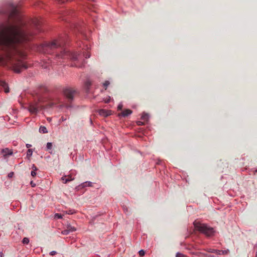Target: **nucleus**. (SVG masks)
<instances>
[{
    "instance_id": "nucleus-29",
    "label": "nucleus",
    "mask_w": 257,
    "mask_h": 257,
    "mask_svg": "<svg viewBox=\"0 0 257 257\" xmlns=\"http://www.w3.org/2000/svg\"><path fill=\"white\" fill-rule=\"evenodd\" d=\"M70 231H74L76 230V228L74 227H71L69 229Z\"/></svg>"
},
{
    "instance_id": "nucleus-35",
    "label": "nucleus",
    "mask_w": 257,
    "mask_h": 257,
    "mask_svg": "<svg viewBox=\"0 0 257 257\" xmlns=\"http://www.w3.org/2000/svg\"><path fill=\"white\" fill-rule=\"evenodd\" d=\"M74 212L72 210H69L68 212H67V213L69 214H73Z\"/></svg>"
},
{
    "instance_id": "nucleus-8",
    "label": "nucleus",
    "mask_w": 257,
    "mask_h": 257,
    "mask_svg": "<svg viewBox=\"0 0 257 257\" xmlns=\"http://www.w3.org/2000/svg\"><path fill=\"white\" fill-rule=\"evenodd\" d=\"M132 113V111L130 109H125L121 112V115L124 116H127L128 115L131 114Z\"/></svg>"
},
{
    "instance_id": "nucleus-4",
    "label": "nucleus",
    "mask_w": 257,
    "mask_h": 257,
    "mask_svg": "<svg viewBox=\"0 0 257 257\" xmlns=\"http://www.w3.org/2000/svg\"><path fill=\"white\" fill-rule=\"evenodd\" d=\"M63 92L65 96L69 101L73 99L75 91L71 88H66L64 89Z\"/></svg>"
},
{
    "instance_id": "nucleus-27",
    "label": "nucleus",
    "mask_w": 257,
    "mask_h": 257,
    "mask_svg": "<svg viewBox=\"0 0 257 257\" xmlns=\"http://www.w3.org/2000/svg\"><path fill=\"white\" fill-rule=\"evenodd\" d=\"M137 124L139 125H142L144 124V122H142L141 121H139L137 122Z\"/></svg>"
},
{
    "instance_id": "nucleus-25",
    "label": "nucleus",
    "mask_w": 257,
    "mask_h": 257,
    "mask_svg": "<svg viewBox=\"0 0 257 257\" xmlns=\"http://www.w3.org/2000/svg\"><path fill=\"white\" fill-rule=\"evenodd\" d=\"M139 255L140 256H144L145 255V251L144 250L142 249V250L139 251Z\"/></svg>"
},
{
    "instance_id": "nucleus-13",
    "label": "nucleus",
    "mask_w": 257,
    "mask_h": 257,
    "mask_svg": "<svg viewBox=\"0 0 257 257\" xmlns=\"http://www.w3.org/2000/svg\"><path fill=\"white\" fill-rule=\"evenodd\" d=\"M99 114L104 116H107L109 114L104 109L100 110Z\"/></svg>"
},
{
    "instance_id": "nucleus-21",
    "label": "nucleus",
    "mask_w": 257,
    "mask_h": 257,
    "mask_svg": "<svg viewBox=\"0 0 257 257\" xmlns=\"http://www.w3.org/2000/svg\"><path fill=\"white\" fill-rule=\"evenodd\" d=\"M70 232V230L69 229H65V230H63L61 233L62 234H64V235H67Z\"/></svg>"
},
{
    "instance_id": "nucleus-15",
    "label": "nucleus",
    "mask_w": 257,
    "mask_h": 257,
    "mask_svg": "<svg viewBox=\"0 0 257 257\" xmlns=\"http://www.w3.org/2000/svg\"><path fill=\"white\" fill-rule=\"evenodd\" d=\"M3 152L4 153L5 155H11L12 154V152L8 148L3 149Z\"/></svg>"
},
{
    "instance_id": "nucleus-7",
    "label": "nucleus",
    "mask_w": 257,
    "mask_h": 257,
    "mask_svg": "<svg viewBox=\"0 0 257 257\" xmlns=\"http://www.w3.org/2000/svg\"><path fill=\"white\" fill-rule=\"evenodd\" d=\"M74 179V178H72V176L68 175L65 176L61 178V180L63 181L64 183H67V182L73 180Z\"/></svg>"
},
{
    "instance_id": "nucleus-3",
    "label": "nucleus",
    "mask_w": 257,
    "mask_h": 257,
    "mask_svg": "<svg viewBox=\"0 0 257 257\" xmlns=\"http://www.w3.org/2000/svg\"><path fill=\"white\" fill-rule=\"evenodd\" d=\"M194 225L195 229L204 233L207 236L213 235L214 230L212 227H209L205 224H202L198 222H194Z\"/></svg>"
},
{
    "instance_id": "nucleus-2",
    "label": "nucleus",
    "mask_w": 257,
    "mask_h": 257,
    "mask_svg": "<svg viewBox=\"0 0 257 257\" xmlns=\"http://www.w3.org/2000/svg\"><path fill=\"white\" fill-rule=\"evenodd\" d=\"M62 43L59 40H54L51 42L42 44L39 47L38 50L46 54L56 53L57 58L70 59L72 61L71 66L78 67L77 55L75 53L66 50L62 47Z\"/></svg>"
},
{
    "instance_id": "nucleus-17",
    "label": "nucleus",
    "mask_w": 257,
    "mask_h": 257,
    "mask_svg": "<svg viewBox=\"0 0 257 257\" xmlns=\"http://www.w3.org/2000/svg\"><path fill=\"white\" fill-rule=\"evenodd\" d=\"M63 215L59 213H56L54 215V218L55 219H61L62 218Z\"/></svg>"
},
{
    "instance_id": "nucleus-10",
    "label": "nucleus",
    "mask_w": 257,
    "mask_h": 257,
    "mask_svg": "<svg viewBox=\"0 0 257 257\" xmlns=\"http://www.w3.org/2000/svg\"><path fill=\"white\" fill-rule=\"evenodd\" d=\"M39 132L43 134H46L48 133L47 128L44 126H41L40 127Z\"/></svg>"
},
{
    "instance_id": "nucleus-39",
    "label": "nucleus",
    "mask_w": 257,
    "mask_h": 257,
    "mask_svg": "<svg viewBox=\"0 0 257 257\" xmlns=\"http://www.w3.org/2000/svg\"><path fill=\"white\" fill-rule=\"evenodd\" d=\"M109 101V99H107V100L105 101V102L106 103H108Z\"/></svg>"
},
{
    "instance_id": "nucleus-24",
    "label": "nucleus",
    "mask_w": 257,
    "mask_h": 257,
    "mask_svg": "<svg viewBox=\"0 0 257 257\" xmlns=\"http://www.w3.org/2000/svg\"><path fill=\"white\" fill-rule=\"evenodd\" d=\"M221 251V254H226L228 253L229 250H220Z\"/></svg>"
},
{
    "instance_id": "nucleus-23",
    "label": "nucleus",
    "mask_w": 257,
    "mask_h": 257,
    "mask_svg": "<svg viewBox=\"0 0 257 257\" xmlns=\"http://www.w3.org/2000/svg\"><path fill=\"white\" fill-rule=\"evenodd\" d=\"M83 55L86 58H88L90 57V54L89 53V52H85L83 54Z\"/></svg>"
},
{
    "instance_id": "nucleus-14",
    "label": "nucleus",
    "mask_w": 257,
    "mask_h": 257,
    "mask_svg": "<svg viewBox=\"0 0 257 257\" xmlns=\"http://www.w3.org/2000/svg\"><path fill=\"white\" fill-rule=\"evenodd\" d=\"M91 82L89 80H87L85 83V88L87 92H88L89 87L91 86Z\"/></svg>"
},
{
    "instance_id": "nucleus-32",
    "label": "nucleus",
    "mask_w": 257,
    "mask_h": 257,
    "mask_svg": "<svg viewBox=\"0 0 257 257\" xmlns=\"http://www.w3.org/2000/svg\"><path fill=\"white\" fill-rule=\"evenodd\" d=\"M32 169H33V171H36L37 170V168L36 167V166H35L34 165H33V167H32Z\"/></svg>"
},
{
    "instance_id": "nucleus-33",
    "label": "nucleus",
    "mask_w": 257,
    "mask_h": 257,
    "mask_svg": "<svg viewBox=\"0 0 257 257\" xmlns=\"http://www.w3.org/2000/svg\"><path fill=\"white\" fill-rule=\"evenodd\" d=\"M56 253H57L56 251H52L50 252V254L51 255H54L56 254Z\"/></svg>"
},
{
    "instance_id": "nucleus-11",
    "label": "nucleus",
    "mask_w": 257,
    "mask_h": 257,
    "mask_svg": "<svg viewBox=\"0 0 257 257\" xmlns=\"http://www.w3.org/2000/svg\"><path fill=\"white\" fill-rule=\"evenodd\" d=\"M92 182H85L84 183H81V189L82 188H84L86 186H92Z\"/></svg>"
},
{
    "instance_id": "nucleus-41",
    "label": "nucleus",
    "mask_w": 257,
    "mask_h": 257,
    "mask_svg": "<svg viewBox=\"0 0 257 257\" xmlns=\"http://www.w3.org/2000/svg\"><path fill=\"white\" fill-rule=\"evenodd\" d=\"M51 118H48V120L49 121H50V120H51Z\"/></svg>"
},
{
    "instance_id": "nucleus-9",
    "label": "nucleus",
    "mask_w": 257,
    "mask_h": 257,
    "mask_svg": "<svg viewBox=\"0 0 257 257\" xmlns=\"http://www.w3.org/2000/svg\"><path fill=\"white\" fill-rule=\"evenodd\" d=\"M206 250H207V251H208L209 252L215 253L216 254H219V255L221 254V251L220 250L214 249H212V248H208Z\"/></svg>"
},
{
    "instance_id": "nucleus-22",
    "label": "nucleus",
    "mask_w": 257,
    "mask_h": 257,
    "mask_svg": "<svg viewBox=\"0 0 257 257\" xmlns=\"http://www.w3.org/2000/svg\"><path fill=\"white\" fill-rule=\"evenodd\" d=\"M47 148L48 150H51L52 148V144L51 143H48L47 144Z\"/></svg>"
},
{
    "instance_id": "nucleus-37",
    "label": "nucleus",
    "mask_w": 257,
    "mask_h": 257,
    "mask_svg": "<svg viewBox=\"0 0 257 257\" xmlns=\"http://www.w3.org/2000/svg\"><path fill=\"white\" fill-rule=\"evenodd\" d=\"M26 146H27V148H30L31 147V145H30V144H27Z\"/></svg>"
},
{
    "instance_id": "nucleus-12",
    "label": "nucleus",
    "mask_w": 257,
    "mask_h": 257,
    "mask_svg": "<svg viewBox=\"0 0 257 257\" xmlns=\"http://www.w3.org/2000/svg\"><path fill=\"white\" fill-rule=\"evenodd\" d=\"M1 85L4 87L5 89V92L6 93H8L9 92V89L8 88L7 84L5 82H2Z\"/></svg>"
},
{
    "instance_id": "nucleus-19",
    "label": "nucleus",
    "mask_w": 257,
    "mask_h": 257,
    "mask_svg": "<svg viewBox=\"0 0 257 257\" xmlns=\"http://www.w3.org/2000/svg\"><path fill=\"white\" fill-rule=\"evenodd\" d=\"M176 257H187V256L182 253L177 252L176 254Z\"/></svg>"
},
{
    "instance_id": "nucleus-40",
    "label": "nucleus",
    "mask_w": 257,
    "mask_h": 257,
    "mask_svg": "<svg viewBox=\"0 0 257 257\" xmlns=\"http://www.w3.org/2000/svg\"><path fill=\"white\" fill-rule=\"evenodd\" d=\"M209 257H215L214 255H209Z\"/></svg>"
},
{
    "instance_id": "nucleus-31",
    "label": "nucleus",
    "mask_w": 257,
    "mask_h": 257,
    "mask_svg": "<svg viewBox=\"0 0 257 257\" xmlns=\"http://www.w3.org/2000/svg\"><path fill=\"white\" fill-rule=\"evenodd\" d=\"M68 0H57V1L59 2V3H64L66 2H67Z\"/></svg>"
},
{
    "instance_id": "nucleus-1",
    "label": "nucleus",
    "mask_w": 257,
    "mask_h": 257,
    "mask_svg": "<svg viewBox=\"0 0 257 257\" xmlns=\"http://www.w3.org/2000/svg\"><path fill=\"white\" fill-rule=\"evenodd\" d=\"M6 14L12 22L0 25V64L20 73L27 68L23 59L27 56L26 50L33 33L24 28V23L16 5L10 3L7 8L0 11Z\"/></svg>"
},
{
    "instance_id": "nucleus-6",
    "label": "nucleus",
    "mask_w": 257,
    "mask_h": 257,
    "mask_svg": "<svg viewBox=\"0 0 257 257\" xmlns=\"http://www.w3.org/2000/svg\"><path fill=\"white\" fill-rule=\"evenodd\" d=\"M42 24V22L40 19L38 18H35L32 20V25L35 27V28L38 31H40V27Z\"/></svg>"
},
{
    "instance_id": "nucleus-36",
    "label": "nucleus",
    "mask_w": 257,
    "mask_h": 257,
    "mask_svg": "<svg viewBox=\"0 0 257 257\" xmlns=\"http://www.w3.org/2000/svg\"><path fill=\"white\" fill-rule=\"evenodd\" d=\"M31 184L32 187H34L36 186V184L35 183H34L33 181L31 182Z\"/></svg>"
},
{
    "instance_id": "nucleus-28",
    "label": "nucleus",
    "mask_w": 257,
    "mask_h": 257,
    "mask_svg": "<svg viewBox=\"0 0 257 257\" xmlns=\"http://www.w3.org/2000/svg\"><path fill=\"white\" fill-rule=\"evenodd\" d=\"M14 175V172H10L9 174H8V177L9 178H12L13 177Z\"/></svg>"
},
{
    "instance_id": "nucleus-20",
    "label": "nucleus",
    "mask_w": 257,
    "mask_h": 257,
    "mask_svg": "<svg viewBox=\"0 0 257 257\" xmlns=\"http://www.w3.org/2000/svg\"><path fill=\"white\" fill-rule=\"evenodd\" d=\"M22 242L24 244H28L29 242V239L27 237H25L23 238Z\"/></svg>"
},
{
    "instance_id": "nucleus-30",
    "label": "nucleus",
    "mask_w": 257,
    "mask_h": 257,
    "mask_svg": "<svg viewBox=\"0 0 257 257\" xmlns=\"http://www.w3.org/2000/svg\"><path fill=\"white\" fill-rule=\"evenodd\" d=\"M31 175L33 177H35L36 175V171H32V172H31Z\"/></svg>"
},
{
    "instance_id": "nucleus-16",
    "label": "nucleus",
    "mask_w": 257,
    "mask_h": 257,
    "mask_svg": "<svg viewBox=\"0 0 257 257\" xmlns=\"http://www.w3.org/2000/svg\"><path fill=\"white\" fill-rule=\"evenodd\" d=\"M149 118L148 114H144L142 116V119L144 121H147Z\"/></svg>"
},
{
    "instance_id": "nucleus-42",
    "label": "nucleus",
    "mask_w": 257,
    "mask_h": 257,
    "mask_svg": "<svg viewBox=\"0 0 257 257\" xmlns=\"http://www.w3.org/2000/svg\"><path fill=\"white\" fill-rule=\"evenodd\" d=\"M255 256H257V250H256V252H255Z\"/></svg>"
},
{
    "instance_id": "nucleus-5",
    "label": "nucleus",
    "mask_w": 257,
    "mask_h": 257,
    "mask_svg": "<svg viewBox=\"0 0 257 257\" xmlns=\"http://www.w3.org/2000/svg\"><path fill=\"white\" fill-rule=\"evenodd\" d=\"M42 109V107L39 104H32L30 105L29 110L32 113L36 114L37 112Z\"/></svg>"
},
{
    "instance_id": "nucleus-18",
    "label": "nucleus",
    "mask_w": 257,
    "mask_h": 257,
    "mask_svg": "<svg viewBox=\"0 0 257 257\" xmlns=\"http://www.w3.org/2000/svg\"><path fill=\"white\" fill-rule=\"evenodd\" d=\"M33 151L32 149H28L27 153V156L30 158L32 155Z\"/></svg>"
},
{
    "instance_id": "nucleus-26",
    "label": "nucleus",
    "mask_w": 257,
    "mask_h": 257,
    "mask_svg": "<svg viewBox=\"0 0 257 257\" xmlns=\"http://www.w3.org/2000/svg\"><path fill=\"white\" fill-rule=\"evenodd\" d=\"M109 84V82L108 81H105L103 83L104 86L105 87V89H106L107 86Z\"/></svg>"
},
{
    "instance_id": "nucleus-38",
    "label": "nucleus",
    "mask_w": 257,
    "mask_h": 257,
    "mask_svg": "<svg viewBox=\"0 0 257 257\" xmlns=\"http://www.w3.org/2000/svg\"><path fill=\"white\" fill-rule=\"evenodd\" d=\"M61 119H62V121H64V120H66V118H64L63 117H62Z\"/></svg>"
},
{
    "instance_id": "nucleus-34",
    "label": "nucleus",
    "mask_w": 257,
    "mask_h": 257,
    "mask_svg": "<svg viewBox=\"0 0 257 257\" xmlns=\"http://www.w3.org/2000/svg\"><path fill=\"white\" fill-rule=\"evenodd\" d=\"M122 108V104H119L118 105V109H121Z\"/></svg>"
},
{
    "instance_id": "nucleus-43",
    "label": "nucleus",
    "mask_w": 257,
    "mask_h": 257,
    "mask_svg": "<svg viewBox=\"0 0 257 257\" xmlns=\"http://www.w3.org/2000/svg\"><path fill=\"white\" fill-rule=\"evenodd\" d=\"M255 257H257V256H255Z\"/></svg>"
}]
</instances>
